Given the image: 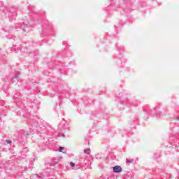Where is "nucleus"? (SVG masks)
Segmentation results:
<instances>
[{
  "label": "nucleus",
  "mask_w": 179,
  "mask_h": 179,
  "mask_svg": "<svg viewBox=\"0 0 179 179\" xmlns=\"http://www.w3.org/2000/svg\"><path fill=\"white\" fill-rule=\"evenodd\" d=\"M113 171L114 173H121V171H122V168H121L120 166H115L113 168Z\"/></svg>",
  "instance_id": "obj_1"
},
{
  "label": "nucleus",
  "mask_w": 179,
  "mask_h": 179,
  "mask_svg": "<svg viewBox=\"0 0 179 179\" xmlns=\"http://www.w3.org/2000/svg\"><path fill=\"white\" fill-rule=\"evenodd\" d=\"M62 150H64V147H60L59 148V152H62Z\"/></svg>",
  "instance_id": "obj_2"
},
{
  "label": "nucleus",
  "mask_w": 179,
  "mask_h": 179,
  "mask_svg": "<svg viewBox=\"0 0 179 179\" xmlns=\"http://www.w3.org/2000/svg\"><path fill=\"white\" fill-rule=\"evenodd\" d=\"M6 142L7 143H9L10 145V143H12V141H9V140H6Z\"/></svg>",
  "instance_id": "obj_3"
},
{
  "label": "nucleus",
  "mask_w": 179,
  "mask_h": 179,
  "mask_svg": "<svg viewBox=\"0 0 179 179\" xmlns=\"http://www.w3.org/2000/svg\"><path fill=\"white\" fill-rule=\"evenodd\" d=\"M70 166H71L72 167H73V166H75V163L71 162V163H70Z\"/></svg>",
  "instance_id": "obj_4"
},
{
  "label": "nucleus",
  "mask_w": 179,
  "mask_h": 179,
  "mask_svg": "<svg viewBox=\"0 0 179 179\" xmlns=\"http://www.w3.org/2000/svg\"><path fill=\"white\" fill-rule=\"evenodd\" d=\"M85 153H87V155H89L90 153V152L89 151V150H85Z\"/></svg>",
  "instance_id": "obj_5"
}]
</instances>
